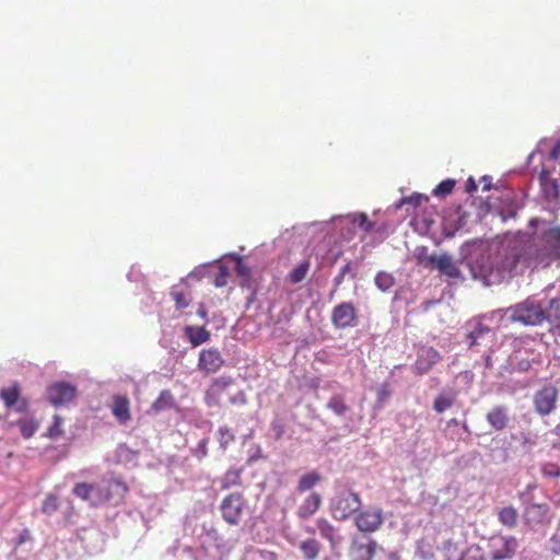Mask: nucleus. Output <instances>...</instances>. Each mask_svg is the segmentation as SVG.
<instances>
[{
	"label": "nucleus",
	"mask_w": 560,
	"mask_h": 560,
	"mask_svg": "<svg viewBox=\"0 0 560 560\" xmlns=\"http://www.w3.org/2000/svg\"><path fill=\"white\" fill-rule=\"evenodd\" d=\"M522 240H509L491 246L468 266L474 279L485 285L500 284L516 275L517 267H526Z\"/></svg>",
	"instance_id": "1"
},
{
	"label": "nucleus",
	"mask_w": 560,
	"mask_h": 560,
	"mask_svg": "<svg viewBox=\"0 0 560 560\" xmlns=\"http://www.w3.org/2000/svg\"><path fill=\"white\" fill-rule=\"evenodd\" d=\"M522 247L527 268L547 267L552 260H560V226L544 230L536 240L522 241Z\"/></svg>",
	"instance_id": "2"
},
{
	"label": "nucleus",
	"mask_w": 560,
	"mask_h": 560,
	"mask_svg": "<svg viewBox=\"0 0 560 560\" xmlns=\"http://www.w3.org/2000/svg\"><path fill=\"white\" fill-rule=\"evenodd\" d=\"M509 314L512 323H518L523 326H538L545 320L550 323L560 320V300H551L548 310H544L539 303L534 300H525L503 311Z\"/></svg>",
	"instance_id": "3"
},
{
	"label": "nucleus",
	"mask_w": 560,
	"mask_h": 560,
	"mask_svg": "<svg viewBox=\"0 0 560 560\" xmlns=\"http://www.w3.org/2000/svg\"><path fill=\"white\" fill-rule=\"evenodd\" d=\"M219 509L224 522L237 526L247 509V500L242 492H232L222 499Z\"/></svg>",
	"instance_id": "4"
},
{
	"label": "nucleus",
	"mask_w": 560,
	"mask_h": 560,
	"mask_svg": "<svg viewBox=\"0 0 560 560\" xmlns=\"http://www.w3.org/2000/svg\"><path fill=\"white\" fill-rule=\"evenodd\" d=\"M362 505L358 493L347 490L338 493L330 503L332 516L338 521L348 520L353 513L358 512Z\"/></svg>",
	"instance_id": "5"
},
{
	"label": "nucleus",
	"mask_w": 560,
	"mask_h": 560,
	"mask_svg": "<svg viewBox=\"0 0 560 560\" xmlns=\"http://www.w3.org/2000/svg\"><path fill=\"white\" fill-rule=\"evenodd\" d=\"M103 488L97 491V500L93 502V505L98 503L114 501L115 504L120 503L129 491V487L125 481L118 478H110L103 480Z\"/></svg>",
	"instance_id": "6"
},
{
	"label": "nucleus",
	"mask_w": 560,
	"mask_h": 560,
	"mask_svg": "<svg viewBox=\"0 0 560 560\" xmlns=\"http://www.w3.org/2000/svg\"><path fill=\"white\" fill-rule=\"evenodd\" d=\"M535 343V339L528 337L520 340V346L514 351L518 371L526 372L532 368L533 363H540L541 355L540 352L534 349Z\"/></svg>",
	"instance_id": "7"
},
{
	"label": "nucleus",
	"mask_w": 560,
	"mask_h": 560,
	"mask_svg": "<svg viewBox=\"0 0 560 560\" xmlns=\"http://www.w3.org/2000/svg\"><path fill=\"white\" fill-rule=\"evenodd\" d=\"M518 549V540L514 536H498L490 541L488 560H512Z\"/></svg>",
	"instance_id": "8"
},
{
	"label": "nucleus",
	"mask_w": 560,
	"mask_h": 560,
	"mask_svg": "<svg viewBox=\"0 0 560 560\" xmlns=\"http://www.w3.org/2000/svg\"><path fill=\"white\" fill-rule=\"evenodd\" d=\"M330 320L336 329L354 327L358 322V310L352 302H341L332 308Z\"/></svg>",
	"instance_id": "9"
},
{
	"label": "nucleus",
	"mask_w": 560,
	"mask_h": 560,
	"mask_svg": "<svg viewBox=\"0 0 560 560\" xmlns=\"http://www.w3.org/2000/svg\"><path fill=\"white\" fill-rule=\"evenodd\" d=\"M225 361L219 349L211 347L202 349L198 357V370L206 374H214L224 365Z\"/></svg>",
	"instance_id": "10"
},
{
	"label": "nucleus",
	"mask_w": 560,
	"mask_h": 560,
	"mask_svg": "<svg viewBox=\"0 0 560 560\" xmlns=\"http://www.w3.org/2000/svg\"><path fill=\"white\" fill-rule=\"evenodd\" d=\"M384 523V515L381 509L358 511L354 517L357 528L362 533H374Z\"/></svg>",
	"instance_id": "11"
},
{
	"label": "nucleus",
	"mask_w": 560,
	"mask_h": 560,
	"mask_svg": "<svg viewBox=\"0 0 560 560\" xmlns=\"http://www.w3.org/2000/svg\"><path fill=\"white\" fill-rule=\"evenodd\" d=\"M75 396L77 388L69 383H54L47 388V399L56 407L69 404Z\"/></svg>",
	"instance_id": "12"
},
{
	"label": "nucleus",
	"mask_w": 560,
	"mask_h": 560,
	"mask_svg": "<svg viewBox=\"0 0 560 560\" xmlns=\"http://www.w3.org/2000/svg\"><path fill=\"white\" fill-rule=\"evenodd\" d=\"M558 390L553 385H546L534 396L536 411L541 416L551 413L557 404Z\"/></svg>",
	"instance_id": "13"
},
{
	"label": "nucleus",
	"mask_w": 560,
	"mask_h": 560,
	"mask_svg": "<svg viewBox=\"0 0 560 560\" xmlns=\"http://www.w3.org/2000/svg\"><path fill=\"white\" fill-rule=\"evenodd\" d=\"M234 384L231 376H220L212 381L206 392V402L209 407L220 406L222 397L226 394L228 388Z\"/></svg>",
	"instance_id": "14"
},
{
	"label": "nucleus",
	"mask_w": 560,
	"mask_h": 560,
	"mask_svg": "<svg viewBox=\"0 0 560 560\" xmlns=\"http://www.w3.org/2000/svg\"><path fill=\"white\" fill-rule=\"evenodd\" d=\"M0 398L3 400L5 407L15 408L18 412H26L28 409V401L21 397V388L18 383L1 388Z\"/></svg>",
	"instance_id": "15"
},
{
	"label": "nucleus",
	"mask_w": 560,
	"mask_h": 560,
	"mask_svg": "<svg viewBox=\"0 0 560 560\" xmlns=\"http://www.w3.org/2000/svg\"><path fill=\"white\" fill-rule=\"evenodd\" d=\"M427 266L438 269L441 273L452 279L462 278L460 270L453 262L452 257L447 254L440 256L431 255L427 258Z\"/></svg>",
	"instance_id": "16"
},
{
	"label": "nucleus",
	"mask_w": 560,
	"mask_h": 560,
	"mask_svg": "<svg viewBox=\"0 0 560 560\" xmlns=\"http://www.w3.org/2000/svg\"><path fill=\"white\" fill-rule=\"evenodd\" d=\"M549 505L547 503H529L524 509V521L529 526H536L549 521Z\"/></svg>",
	"instance_id": "17"
},
{
	"label": "nucleus",
	"mask_w": 560,
	"mask_h": 560,
	"mask_svg": "<svg viewBox=\"0 0 560 560\" xmlns=\"http://www.w3.org/2000/svg\"><path fill=\"white\" fill-rule=\"evenodd\" d=\"M486 420L493 430H505L511 421L508 407L503 405L492 407L487 412Z\"/></svg>",
	"instance_id": "18"
},
{
	"label": "nucleus",
	"mask_w": 560,
	"mask_h": 560,
	"mask_svg": "<svg viewBox=\"0 0 560 560\" xmlns=\"http://www.w3.org/2000/svg\"><path fill=\"white\" fill-rule=\"evenodd\" d=\"M441 360L440 353L433 348L422 349L415 362V371L422 375L432 370V368Z\"/></svg>",
	"instance_id": "19"
},
{
	"label": "nucleus",
	"mask_w": 560,
	"mask_h": 560,
	"mask_svg": "<svg viewBox=\"0 0 560 560\" xmlns=\"http://www.w3.org/2000/svg\"><path fill=\"white\" fill-rule=\"evenodd\" d=\"M377 544L370 540L368 544L353 541L350 547L351 560H373Z\"/></svg>",
	"instance_id": "20"
},
{
	"label": "nucleus",
	"mask_w": 560,
	"mask_h": 560,
	"mask_svg": "<svg viewBox=\"0 0 560 560\" xmlns=\"http://www.w3.org/2000/svg\"><path fill=\"white\" fill-rule=\"evenodd\" d=\"M112 412L119 423H127L131 419L130 401L128 397L120 395L115 396L112 405Z\"/></svg>",
	"instance_id": "21"
},
{
	"label": "nucleus",
	"mask_w": 560,
	"mask_h": 560,
	"mask_svg": "<svg viewBox=\"0 0 560 560\" xmlns=\"http://www.w3.org/2000/svg\"><path fill=\"white\" fill-rule=\"evenodd\" d=\"M320 505L322 497L318 493L313 492L300 504L296 514L302 520L310 518L317 512Z\"/></svg>",
	"instance_id": "22"
},
{
	"label": "nucleus",
	"mask_w": 560,
	"mask_h": 560,
	"mask_svg": "<svg viewBox=\"0 0 560 560\" xmlns=\"http://www.w3.org/2000/svg\"><path fill=\"white\" fill-rule=\"evenodd\" d=\"M185 336L192 347H198L210 339V331L202 326L188 325L184 329Z\"/></svg>",
	"instance_id": "23"
},
{
	"label": "nucleus",
	"mask_w": 560,
	"mask_h": 560,
	"mask_svg": "<svg viewBox=\"0 0 560 560\" xmlns=\"http://www.w3.org/2000/svg\"><path fill=\"white\" fill-rule=\"evenodd\" d=\"M498 520L506 528L513 529L518 522V512L512 505L503 506L498 510Z\"/></svg>",
	"instance_id": "24"
},
{
	"label": "nucleus",
	"mask_w": 560,
	"mask_h": 560,
	"mask_svg": "<svg viewBox=\"0 0 560 560\" xmlns=\"http://www.w3.org/2000/svg\"><path fill=\"white\" fill-rule=\"evenodd\" d=\"M242 485V469L230 468L220 478L221 490H228L232 487H241Z\"/></svg>",
	"instance_id": "25"
},
{
	"label": "nucleus",
	"mask_w": 560,
	"mask_h": 560,
	"mask_svg": "<svg viewBox=\"0 0 560 560\" xmlns=\"http://www.w3.org/2000/svg\"><path fill=\"white\" fill-rule=\"evenodd\" d=\"M455 401H456V393L455 392H442L435 397V399L433 401V409L438 413H443L444 411H446L447 409L453 407Z\"/></svg>",
	"instance_id": "26"
},
{
	"label": "nucleus",
	"mask_w": 560,
	"mask_h": 560,
	"mask_svg": "<svg viewBox=\"0 0 560 560\" xmlns=\"http://www.w3.org/2000/svg\"><path fill=\"white\" fill-rule=\"evenodd\" d=\"M300 549L306 560H316L322 550V545L315 538H308L301 542Z\"/></svg>",
	"instance_id": "27"
},
{
	"label": "nucleus",
	"mask_w": 560,
	"mask_h": 560,
	"mask_svg": "<svg viewBox=\"0 0 560 560\" xmlns=\"http://www.w3.org/2000/svg\"><path fill=\"white\" fill-rule=\"evenodd\" d=\"M316 524L320 536L335 546L337 544L335 526L326 518H318Z\"/></svg>",
	"instance_id": "28"
},
{
	"label": "nucleus",
	"mask_w": 560,
	"mask_h": 560,
	"mask_svg": "<svg viewBox=\"0 0 560 560\" xmlns=\"http://www.w3.org/2000/svg\"><path fill=\"white\" fill-rule=\"evenodd\" d=\"M310 267V260H303L290 271L288 275L289 281L294 284L302 282L306 278Z\"/></svg>",
	"instance_id": "29"
},
{
	"label": "nucleus",
	"mask_w": 560,
	"mask_h": 560,
	"mask_svg": "<svg viewBox=\"0 0 560 560\" xmlns=\"http://www.w3.org/2000/svg\"><path fill=\"white\" fill-rule=\"evenodd\" d=\"M174 406V397L168 389H164L160 393L159 397L152 405V409L160 412L165 409H170Z\"/></svg>",
	"instance_id": "30"
},
{
	"label": "nucleus",
	"mask_w": 560,
	"mask_h": 560,
	"mask_svg": "<svg viewBox=\"0 0 560 560\" xmlns=\"http://www.w3.org/2000/svg\"><path fill=\"white\" fill-rule=\"evenodd\" d=\"M21 434L25 439H31L39 428V423L34 419H20L16 421Z\"/></svg>",
	"instance_id": "31"
},
{
	"label": "nucleus",
	"mask_w": 560,
	"mask_h": 560,
	"mask_svg": "<svg viewBox=\"0 0 560 560\" xmlns=\"http://www.w3.org/2000/svg\"><path fill=\"white\" fill-rule=\"evenodd\" d=\"M327 408L337 416H342L349 410L345 398L341 395H334L327 402Z\"/></svg>",
	"instance_id": "32"
},
{
	"label": "nucleus",
	"mask_w": 560,
	"mask_h": 560,
	"mask_svg": "<svg viewBox=\"0 0 560 560\" xmlns=\"http://www.w3.org/2000/svg\"><path fill=\"white\" fill-rule=\"evenodd\" d=\"M319 480L320 476L317 472L305 474L301 477L296 489L299 492H305L311 490Z\"/></svg>",
	"instance_id": "33"
},
{
	"label": "nucleus",
	"mask_w": 560,
	"mask_h": 560,
	"mask_svg": "<svg viewBox=\"0 0 560 560\" xmlns=\"http://www.w3.org/2000/svg\"><path fill=\"white\" fill-rule=\"evenodd\" d=\"M94 490H95V487L93 483L78 482L73 487L72 492L75 497L80 498L81 500L89 501L91 499V494Z\"/></svg>",
	"instance_id": "34"
},
{
	"label": "nucleus",
	"mask_w": 560,
	"mask_h": 560,
	"mask_svg": "<svg viewBox=\"0 0 560 560\" xmlns=\"http://www.w3.org/2000/svg\"><path fill=\"white\" fill-rule=\"evenodd\" d=\"M63 419L59 415L54 416L52 424L48 428L46 432V436L51 440H57L63 435L62 429Z\"/></svg>",
	"instance_id": "35"
},
{
	"label": "nucleus",
	"mask_w": 560,
	"mask_h": 560,
	"mask_svg": "<svg viewBox=\"0 0 560 560\" xmlns=\"http://www.w3.org/2000/svg\"><path fill=\"white\" fill-rule=\"evenodd\" d=\"M394 283L395 279L390 273L380 271L375 277V284L383 292L389 290Z\"/></svg>",
	"instance_id": "36"
},
{
	"label": "nucleus",
	"mask_w": 560,
	"mask_h": 560,
	"mask_svg": "<svg viewBox=\"0 0 560 560\" xmlns=\"http://www.w3.org/2000/svg\"><path fill=\"white\" fill-rule=\"evenodd\" d=\"M429 198L421 194H412L409 197H405L401 199L400 203L397 205V208H400L402 206H411L413 209L421 206L424 201H428Z\"/></svg>",
	"instance_id": "37"
},
{
	"label": "nucleus",
	"mask_w": 560,
	"mask_h": 560,
	"mask_svg": "<svg viewBox=\"0 0 560 560\" xmlns=\"http://www.w3.org/2000/svg\"><path fill=\"white\" fill-rule=\"evenodd\" d=\"M59 505L58 497L55 494H48L43 502L42 511L43 513L50 515L59 509Z\"/></svg>",
	"instance_id": "38"
},
{
	"label": "nucleus",
	"mask_w": 560,
	"mask_h": 560,
	"mask_svg": "<svg viewBox=\"0 0 560 560\" xmlns=\"http://www.w3.org/2000/svg\"><path fill=\"white\" fill-rule=\"evenodd\" d=\"M459 560H485L482 549L479 546L472 545L462 553Z\"/></svg>",
	"instance_id": "39"
},
{
	"label": "nucleus",
	"mask_w": 560,
	"mask_h": 560,
	"mask_svg": "<svg viewBox=\"0 0 560 560\" xmlns=\"http://www.w3.org/2000/svg\"><path fill=\"white\" fill-rule=\"evenodd\" d=\"M456 182L454 179H445L441 182L434 189L433 194L434 196H446L450 195L454 187Z\"/></svg>",
	"instance_id": "40"
},
{
	"label": "nucleus",
	"mask_w": 560,
	"mask_h": 560,
	"mask_svg": "<svg viewBox=\"0 0 560 560\" xmlns=\"http://www.w3.org/2000/svg\"><path fill=\"white\" fill-rule=\"evenodd\" d=\"M218 433H219V443L224 448L234 440V434L226 427H221L219 429Z\"/></svg>",
	"instance_id": "41"
},
{
	"label": "nucleus",
	"mask_w": 560,
	"mask_h": 560,
	"mask_svg": "<svg viewBox=\"0 0 560 560\" xmlns=\"http://www.w3.org/2000/svg\"><path fill=\"white\" fill-rule=\"evenodd\" d=\"M171 295H172V298H173V300L175 302V305H176L177 310H184V308H186L188 306V302L186 300V296H185L184 292L173 290L171 292Z\"/></svg>",
	"instance_id": "42"
},
{
	"label": "nucleus",
	"mask_w": 560,
	"mask_h": 560,
	"mask_svg": "<svg viewBox=\"0 0 560 560\" xmlns=\"http://www.w3.org/2000/svg\"><path fill=\"white\" fill-rule=\"evenodd\" d=\"M353 223L363 228L365 232H370L373 229V223L369 221L365 213H359L353 218Z\"/></svg>",
	"instance_id": "43"
},
{
	"label": "nucleus",
	"mask_w": 560,
	"mask_h": 560,
	"mask_svg": "<svg viewBox=\"0 0 560 560\" xmlns=\"http://www.w3.org/2000/svg\"><path fill=\"white\" fill-rule=\"evenodd\" d=\"M490 331L489 327L478 323L472 331H470L469 336L472 339V343L477 341L482 335L488 334Z\"/></svg>",
	"instance_id": "44"
},
{
	"label": "nucleus",
	"mask_w": 560,
	"mask_h": 560,
	"mask_svg": "<svg viewBox=\"0 0 560 560\" xmlns=\"http://www.w3.org/2000/svg\"><path fill=\"white\" fill-rule=\"evenodd\" d=\"M208 443H209L208 438L200 440L195 450V456H197L200 459L206 457L208 455Z\"/></svg>",
	"instance_id": "45"
},
{
	"label": "nucleus",
	"mask_w": 560,
	"mask_h": 560,
	"mask_svg": "<svg viewBox=\"0 0 560 560\" xmlns=\"http://www.w3.org/2000/svg\"><path fill=\"white\" fill-rule=\"evenodd\" d=\"M228 283V269L223 266L220 267L219 273L214 278V285L221 288Z\"/></svg>",
	"instance_id": "46"
},
{
	"label": "nucleus",
	"mask_w": 560,
	"mask_h": 560,
	"mask_svg": "<svg viewBox=\"0 0 560 560\" xmlns=\"http://www.w3.org/2000/svg\"><path fill=\"white\" fill-rule=\"evenodd\" d=\"M390 396V389L387 384L382 385L377 389V402H384Z\"/></svg>",
	"instance_id": "47"
},
{
	"label": "nucleus",
	"mask_w": 560,
	"mask_h": 560,
	"mask_svg": "<svg viewBox=\"0 0 560 560\" xmlns=\"http://www.w3.org/2000/svg\"><path fill=\"white\" fill-rule=\"evenodd\" d=\"M350 267H351L350 262H348L341 267L339 273L336 276V278L334 280L336 287H338L342 283L345 276L350 271Z\"/></svg>",
	"instance_id": "48"
},
{
	"label": "nucleus",
	"mask_w": 560,
	"mask_h": 560,
	"mask_svg": "<svg viewBox=\"0 0 560 560\" xmlns=\"http://www.w3.org/2000/svg\"><path fill=\"white\" fill-rule=\"evenodd\" d=\"M236 272L243 277L250 276V268L242 261V258H238V260H237Z\"/></svg>",
	"instance_id": "49"
},
{
	"label": "nucleus",
	"mask_w": 560,
	"mask_h": 560,
	"mask_svg": "<svg viewBox=\"0 0 560 560\" xmlns=\"http://www.w3.org/2000/svg\"><path fill=\"white\" fill-rule=\"evenodd\" d=\"M560 156V140H558L549 152L550 160H557Z\"/></svg>",
	"instance_id": "50"
},
{
	"label": "nucleus",
	"mask_w": 560,
	"mask_h": 560,
	"mask_svg": "<svg viewBox=\"0 0 560 560\" xmlns=\"http://www.w3.org/2000/svg\"><path fill=\"white\" fill-rule=\"evenodd\" d=\"M521 440L523 446H532L536 443V440L526 433H521Z\"/></svg>",
	"instance_id": "51"
},
{
	"label": "nucleus",
	"mask_w": 560,
	"mask_h": 560,
	"mask_svg": "<svg viewBox=\"0 0 560 560\" xmlns=\"http://www.w3.org/2000/svg\"><path fill=\"white\" fill-rule=\"evenodd\" d=\"M477 190V184L472 177H469L466 182V191L469 194H474Z\"/></svg>",
	"instance_id": "52"
},
{
	"label": "nucleus",
	"mask_w": 560,
	"mask_h": 560,
	"mask_svg": "<svg viewBox=\"0 0 560 560\" xmlns=\"http://www.w3.org/2000/svg\"><path fill=\"white\" fill-rule=\"evenodd\" d=\"M459 424V421L456 419V418H452L450 419L447 422H446V427L447 428H451V427H456Z\"/></svg>",
	"instance_id": "53"
},
{
	"label": "nucleus",
	"mask_w": 560,
	"mask_h": 560,
	"mask_svg": "<svg viewBox=\"0 0 560 560\" xmlns=\"http://www.w3.org/2000/svg\"><path fill=\"white\" fill-rule=\"evenodd\" d=\"M482 182L485 183L483 190H489L491 188V183L489 179L487 177H482Z\"/></svg>",
	"instance_id": "54"
},
{
	"label": "nucleus",
	"mask_w": 560,
	"mask_h": 560,
	"mask_svg": "<svg viewBox=\"0 0 560 560\" xmlns=\"http://www.w3.org/2000/svg\"><path fill=\"white\" fill-rule=\"evenodd\" d=\"M540 222V219L534 218L529 221L530 226H537V224Z\"/></svg>",
	"instance_id": "55"
},
{
	"label": "nucleus",
	"mask_w": 560,
	"mask_h": 560,
	"mask_svg": "<svg viewBox=\"0 0 560 560\" xmlns=\"http://www.w3.org/2000/svg\"><path fill=\"white\" fill-rule=\"evenodd\" d=\"M462 427H463V430H464L466 433H468V434H470V433H471L470 428H469V425L467 424V422H464Z\"/></svg>",
	"instance_id": "56"
},
{
	"label": "nucleus",
	"mask_w": 560,
	"mask_h": 560,
	"mask_svg": "<svg viewBox=\"0 0 560 560\" xmlns=\"http://www.w3.org/2000/svg\"><path fill=\"white\" fill-rule=\"evenodd\" d=\"M198 315L200 317L205 318L207 316V312L203 308H201V310L198 311Z\"/></svg>",
	"instance_id": "57"
},
{
	"label": "nucleus",
	"mask_w": 560,
	"mask_h": 560,
	"mask_svg": "<svg viewBox=\"0 0 560 560\" xmlns=\"http://www.w3.org/2000/svg\"><path fill=\"white\" fill-rule=\"evenodd\" d=\"M555 433L560 436V423L555 428Z\"/></svg>",
	"instance_id": "58"
},
{
	"label": "nucleus",
	"mask_w": 560,
	"mask_h": 560,
	"mask_svg": "<svg viewBox=\"0 0 560 560\" xmlns=\"http://www.w3.org/2000/svg\"><path fill=\"white\" fill-rule=\"evenodd\" d=\"M502 311H497V312H493L491 315L494 317L497 315H499L500 317H502L501 315Z\"/></svg>",
	"instance_id": "59"
},
{
	"label": "nucleus",
	"mask_w": 560,
	"mask_h": 560,
	"mask_svg": "<svg viewBox=\"0 0 560 560\" xmlns=\"http://www.w3.org/2000/svg\"><path fill=\"white\" fill-rule=\"evenodd\" d=\"M314 532H315V529H314V528H311V527H308V528H307V533H310V534H314Z\"/></svg>",
	"instance_id": "60"
},
{
	"label": "nucleus",
	"mask_w": 560,
	"mask_h": 560,
	"mask_svg": "<svg viewBox=\"0 0 560 560\" xmlns=\"http://www.w3.org/2000/svg\"><path fill=\"white\" fill-rule=\"evenodd\" d=\"M396 558H397V557H396V555H395V553H392V555H390V559H396Z\"/></svg>",
	"instance_id": "61"
},
{
	"label": "nucleus",
	"mask_w": 560,
	"mask_h": 560,
	"mask_svg": "<svg viewBox=\"0 0 560 560\" xmlns=\"http://www.w3.org/2000/svg\"><path fill=\"white\" fill-rule=\"evenodd\" d=\"M281 433H282V432H278V433H277V439L281 438Z\"/></svg>",
	"instance_id": "62"
}]
</instances>
